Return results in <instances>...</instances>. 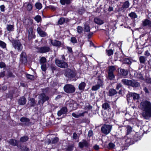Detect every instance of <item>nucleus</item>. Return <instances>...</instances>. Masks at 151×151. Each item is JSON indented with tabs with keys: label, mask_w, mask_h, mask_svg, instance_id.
Masks as SVG:
<instances>
[{
	"label": "nucleus",
	"mask_w": 151,
	"mask_h": 151,
	"mask_svg": "<svg viewBox=\"0 0 151 151\" xmlns=\"http://www.w3.org/2000/svg\"><path fill=\"white\" fill-rule=\"evenodd\" d=\"M140 108L142 111L141 114L145 119L149 120L151 117V102L147 100L141 102Z\"/></svg>",
	"instance_id": "nucleus-1"
},
{
	"label": "nucleus",
	"mask_w": 151,
	"mask_h": 151,
	"mask_svg": "<svg viewBox=\"0 0 151 151\" xmlns=\"http://www.w3.org/2000/svg\"><path fill=\"white\" fill-rule=\"evenodd\" d=\"M61 58L62 60H60L58 59L55 60L56 65L58 67L61 68H67L68 67V65L67 63L64 61L66 60L65 55H62Z\"/></svg>",
	"instance_id": "nucleus-2"
},
{
	"label": "nucleus",
	"mask_w": 151,
	"mask_h": 151,
	"mask_svg": "<svg viewBox=\"0 0 151 151\" xmlns=\"http://www.w3.org/2000/svg\"><path fill=\"white\" fill-rule=\"evenodd\" d=\"M13 46L18 52H21L23 47L20 41L19 40H12V42Z\"/></svg>",
	"instance_id": "nucleus-3"
},
{
	"label": "nucleus",
	"mask_w": 151,
	"mask_h": 151,
	"mask_svg": "<svg viewBox=\"0 0 151 151\" xmlns=\"http://www.w3.org/2000/svg\"><path fill=\"white\" fill-rule=\"evenodd\" d=\"M112 128V126L109 124H104L101 128V132L105 134H109Z\"/></svg>",
	"instance_id": "nucleus-4"
},
{
	"label": "nucleus",
	"mask_w": 151,
	"mask_h": 151,
	"mask_svg": "<svg viewBox=\"0 0 151 151\" xmlns=\"http://www.w3.org/2000/svg\"><path fill=\"white\" fill-rule=\"evenodd\" d=\"M65 76L68 78H73L75 77L76 73L75 71L69 68L65 70Z\"/></svg>",
	"instance_id": "nucleus-5"
},
{
	"label": "nucleus",
	"mask_w": 151,
	"mask_h": 151,
	"mask_svg": "<svg viewBox=\"0 0 151 151\" xmlns=\"http://www.w3.org/2000/svg\"><path fill=\"white\" fill-rule=\"evenodd\" d=\"M39 100L38 101V104L40 105H43L44 103L46 101H48L49 99L48 96L46 95L44 93L40 94L39 96Z\"/></svg>",
	"instance_id": "nucleus-6"
},
{
	"label": "nucleus",
	"mask_w": 151,
	"mask_h": 151,
	"mask_svg": "<svg viewBox=\"0 0 151 151\" xmlns=\"http://www.w3.org/2000/svg\"><path fill=\"white\" fill-rule=\"evenodd\" d=\"M65 92L67 93H74L75 91L74 87L72 85L67 84L65 85L63 88Z\"/></svg>",
	"instance_id": "nucleus-7"
},
{
	"label": "nucleus",
	"mask_w": 151,
	"mask_h": 151,
	"mask_svg": "<svg viewBox=\"0 0 151 151\" xmlns=\"http://www.w3.org/2000/svg\"><path fill=\"white\" fill-rule=\"evenodd\" d=\"M116 70L114 66H110L109 67V70L108 72V78L110 80L113 79L115 78L114 72Z\"/></svg>",
	"instance_id": "nucleus-8"
},
{
	"label": "nucleus",
	"mask_w": 151,
	"mask_h": 151,
	"mask_svg": "<svg viewBox=\"0 0 151 151\" xmlns=\"http://www.w3.org/2000/svg\"><path fill=\"white\" fill-rule=\"evenodd\" d=\"M38 52L40 53H45L48 52L50 50V48L49 46H44L38 47Z\"/></svg>",
	"instance_id": "nucleus-9"
},
{
	"label": "nucleus",
	"mask_w": 151,
	"mask_h": 151,
	"mask_svg": "<svg viewBox=\"0 0 151 151\" xmlns=\"http://www.w3.org/2000/svg\"><path fill=\"white\" fill-rule=\"evenodd\" d=\"M20 62L22 63L25 64L27 62V57L26 54L24 51H22L20 54Z\"/></svg>",
	"instance_id": "nucleus-10"
},
{
	"label": "nucleus",
	"mask_w": 151,
	"mask_h": 151,
	"mask_svg": "<svg viewBox=\"0 0 151 151\" xmlns=\"http://www.w3.org/2000/svg\"><path fill=\"white\" fill-rule=\"evenodd\" d=\"M89 143L86 140L83 139L82 141L78 143L79 147L82 149L84 147H87L89 146Z\"/></svg>",
	"instance_id": "nucleus-11"
},
{
	"label": "nucleus",
	"mask_w": 151,
	"mask_h": 151,
	"mask_svg": "<svg viewBox=\"0 0 151 151\" xmlns=\"http://www.w3.org/2000/svg\"><path fill=\"white\" fill-rule=\"evenodd\" d=\"M20 120L21 122H24V125L27 126H29L31 124L30 119L26 117H22L20 119Z\"/></svg>",
	"instance_id": "nucleus-12"
},
{
	"label": "nucleus",
	"mask_w": 151,
	"mask_h": 151,
	"mask_svg": "<svg viewBox=\"0 0 151 151\" xmlns=\"http://www.w3.org/2000/svg\"><path fill=\"white\" fill-rule=\"evenodd\" d=\"M69 104V106L73 110H75L77 108L78 104L73 100H71L70 101Z\"/></svg>",
	"instance_id": "nucleus-13"
},
{
	"label": "nucleus",
	"mask_w": 151,
	"mask_h": 151,
	"mask_svg": "<svg viewBox=\"0 0 151 151\" xmlns=\"http://www.w3.org/2000/svg\"><path fill=\"white\" fill-rule=\"evenodd\" d=\"M37 30V33L41 37H44L47 35V34L46 33L45 31H42V29L41 27H38Z\"/></svg>",
	"instance_id": "nucleus-14"
},
{
	"label": "nucleus",
	"mask_w": 151,
	"mask_h": 151,
	"mask_svg": "<svg viewBox=\"0 0 151 151\" xmlns=\"http://www.w3.org/2000/svg\"><path fill=\"white\" fill-rule=\"evenodd\" d=\"M50 42L52 45L55 47H60L62 45V43L61 42L57 40H50Z\"/></svg>",
	"instance_id": "nucleus-15"
},
{
	"label": "nucleus",
	"mask_w": 151,
	"mask_h": 151,
	"mask_svg": "<svg viewBox=\"0 0 151 151\" xmlns=\"http://www.w3.org/2000/svg\"><path fill=\"white\" fill-rule=\"evenodd\" d=\"M67 111L68 110L67 108L65 107H63L58 111L57 114L59 116H60L62 114H66Z\"/></svg>",
	"instance_id": "nucleus-16"
},
{
	"label": "nucleus",
	"mask_w": 151,
	"mask_h": 151,
	"mask_svg": "<svg viewBox=\"0 0 151 151\" xmlns=\"http://www.w3.org/2000/svg\"><path fill=\"white\" fill-rule=\"evenodd\" d=\"M140 83L137 81L134 80H131L130 86L133 87L137 88L139 86Z\"/></svg>",
	"instance_id": "nucleus-17"
},
{
	"label": "nucleus",
	"mask_w": 151,
	"mask_h": 151,
	"mask_svg": "<svg viewBox=\"0 0 151 151\" xmlns=\"http://www.w3.org/2000/svg\"><path fill=\"white\" fill-rule=\"evenodd\" d=\"M142 25L144 27L148 26L150 27H151V21L147 19H145L142 22Z\"/></svg>",
	"instance_id": "nucleus-18"
},
{
	"label": "nucleus",
	"mask_w": 151,
	"mask_h": 151,
	"mask_svg": "<svg viewBox=\"0 0 151 151\" xmlns=\"http://www.w3.org/2000/svg\"><path fill=\"white\" fill-rule=\"evenodd\" d=\"M129 95L132 97L134 100L138 99L139 97V95L135 93H130Z\"/></svg>",
	"instance_id": "nucleus-19"
},
{
	"label": "nucleus",
	"mask_w": 151,
	"mask_h": 151,
	"mask_svg": "<svg viewBox=\"0 0 151 151\" xmlns=\"http://www.w3.org/2000/svg\"><path fill=\"white\" fill-rule=\"evenodd\" d=\"M26 99L24 97L22 96L19 99L18 103L19 104L23 105L26 104Z\"/></svg>",
	"instance_id": "nucleus-20"
},
{
	"label": "nucleus",
	"mask_w": 151,
	"mask_h": 151,
	"mask_svg": "<svg viewBox=\"0 0 151 151\" xmlns=\"http://www.w3.org/2000/svg\"><path fill=\"white\" fill-rule=\"evenodd\" d=\"M8 142L10 145L12 146H17L18 144V142L15 139H11Z\"/></svg>",
	"instance_id": "nucleus-21"
},
{
	"label": "nucleus",
	"mask_w": 151,
	"mask_h": 151,
	"mask_svg": "<svg viewBox=\"0 0 151 151\" xmlns=\"http://www.w3.org/2000/svg\"><path fill=\"white\" fill-rule=\"evenodd\" d=\"M102 107L105 110L111 109L110 105L107 102H105L102 105Z\"/></svg>",
	"instance_id": "nucleus-22"
},
{
	"label": "nucleus",
	"mask_w": 151,
	"mask_h": 151,
	"mask_svg": "<svg viewBox=\"0 0 151 151\" xmlns=\"http://www.w3.org/2000/svg\"><path fill=\"white\" fill-rule=\"evenodd\" d=\"M131 80H129L125 79L122 80V82L124 85L130 86Z\"/></svg>",
	"instance_id": "nucleus-23"
},
{
	"label": "nucleus",
	"mask_w": 151,
	"mask_h": 151,
	"mask_svg": "<svg viewBox=\"0 0 151 151\" xmlns=\"http://www.w3.org/2000/svg\"><path fill=\"white\" fill-rule=\"evenodd\" d=\"M117 93V91L114 89H110L109 91V95L110 96H114Z\"/></svg>",
	"instance_id": "nucleus-24"
},
{
	"label": "nucleus",
	"mask_w": 151,
	"mask_h": 151,
	"mask_svg": "<svg viewBox=\"0 0 151 151\" xmlns=\"http://www.w3.org/2000/svg\"><path fill=\"white\" fill-rule=\"evenodd\" d=\"M71 0H60V2L62 5H65V4H69L71 3Z\"/></svg>",
	"instance_id": "nucleus-25"
},
{
	"label": "nucleus",
	"mask_w": 151,
	"mask_h": 151,
	"mask_svg": "<svg viewBox=\"0 0 151 151\" xmlns=\"http://www.w3.org/2000/svg\"><path fill=\"white\" fill-rule=\"evenodd\" d=\"M128 71L127 70L121 69L120 70V74L122 76H126L128 75Z\"/></svg>",
	"instance_id": "nucleus-26"
},
{
	"label": "nucleus",
	"mask_w": 151,
	"mask_h": 151,
	"mask_svg": "<svg viewBox=\"0 0 151 151\" xmlns=\"http://www.w3.org/2000/svg\"><path fill=\"white\" fill-rule=\"evenodd\" d=\"M28 33V37L29 38L31 39L33 37L34 35L33 33V29L32 28L30 27L29 28Z\"/></svg>",
	"instance_id": "nucleus-27"
},
{
	"label": "nucleus",
	"mask_w": 151,
	"mask_h": 151,
	"mask_svg": "<svg viewBox=\"0 0 151 151\" xmlns=\"http://www.w3.org/2000/svg\"><path fill=\"white\" fill-rule=\"evenodd\" d=\"M97 84L100 87H101L104 85L102 79L98 77L97 79Z\"/></svg>",
	"instance_id": "nucleus-28"
},
{
	"label": "nucleus",
	"mask_w": 151,
	"mask_h": 151,
	"mask_svg": "<svg viewBox=\"0 0 151 151\" xmlns=\"http://www.w3.org/2000/svg\"><path fill=\"white\" fill-rule=\"evenodd\" d=\"M94 20L95 22L98 24L101 25L104 23L102 20L98 18H95Z\"/></svg>",
	"instance_id": "nucleus-29"
},
{
	"label": "nucleus",
	"mask_w": 151,
	"mask_h": 151,
	"mask_svg": "<svg viewBox=\"0 0 151 151\" xmlns=\"http://www.w3.org/2000/svg\"><path fill=\"white\" fill-rule=\"evenodd\" d=\"M29 139V137L27 136H24L21 137L20 139V142H23L27 141Z\"/></svg>",
	"instance_id": "nucleus-30"
},
{
	"label": "nucleus",
	"mask_w": 151,
	"mask_h": 151,
	"mask_svg": "<svg viewBox=\"0 0 151 151\" xmlns=\"http://www.w3.org/2000/svg\"><path fill=\"white\" fill-rule=\"evenodd\" d=\"M86 86V83L84 82H81L80 83L78 86L79 89L80 90H82L84 89L85 86Z\"/></svg>",
	"instance_id": "nucleus-31"
},
{
	"label": "nucleus",
	"mask_w": 151,
	"mask_h": 151,
	"mask_svg": "<svg viewBox=\"0 0 151 151\" xmlns=\"http://www.w3.org/2000/svg\"><path fill=\"white\" fill-rule=\"evenodd\" d=\"M129 3L128 1H126L123 4L122 7L123 8H127L129 7Z\"/></svg>",
	"instance_id": "nucleus-32"
},
{
	"label": "nucleus",
	"mask_w": 151,
	"mask_h": 151,
	"mask_svg": "<svg viewBox=\"0 0 151 151\" xmlns=\"http://www.w3.org/2000/svg\"><path fill=\"white\" fill-rule=\"evenodd\" d=\"M6 28L7 30L9 31H13L14 29V26L10 24H7V25Z\"/></svg>",
	"instance_id": "nucleus-33"
},
{
	"label": "nucleus",
	"mask_w": 151,
	"mask_h": 151,
	"mask_svg": "<svg viewBox=\"0 0 151 151\" xmlns=\"http://www.w3.org/2000/svg\"><path fill=\"white\" fill-rule=\"evenodd\" d=\"M35 6L36 8L38 10H40L42 7V4L40 2H37L35 4Z\"/></svg>",
	"instance_id": "nucleus-34"
},
{
	"label": "nucleus",
	"mask_w": 151,
	"mask_h": 151,
	"mask_svg": "<svg viewBox=\"0 0 151 151\" xmlns=\"http://www.w3.org/2000/svg\"><path fill=\"white\" fill-rule=\"evenodd\" d=\"M129 15L132 19H135L137 18V17L136 14L134 12H131L129 14Z\"/></svg>",
	"instance_id": "nucleus-35"
},
{
	"label": "nucleus",
	"mask_w": 151,
	"mask_h": 151,
	"mask_svg": "<svg viewBox=\"0 0 151 151\" xmlns=\"http://www.w3.org/2000/svg\"><path fill=\"white\" fill-rule=\"evenodd\" d=\"M146 58L144 56H141L139 58V60L141 63H144L146 61Z\"/></svg>",
	"instance_id": "nucleus-36"
},
{
	"label": "nucleus",
	"mask_w": 151,
	"mask_h": 151,
	"mask_svg": "<svg viewBox=\"0 0 151 151\" xmlns=\"http://www.w3.org/2000/svg\"><path fill=\"white\" fill-rule=\"evenodd\" d=\"M115 147V144L112 142H111L109 143L108 147V149H112L114 148Z\"/></svg>",
	"instance_id": "nucleus-37"
},
{
	"label": "nucleus",
	"mask_w": 151,
	"mask_h": 151,
	"mask_svg": "<svg viewBox=\"0 0 151 151\" xmlns=\"http://www.w3.org/2000/svg\"><path fill=\"white\" fill-rule=\"evenodd\" d=\"M132 62L131 60L129 58H125L124 60V63L125 64L130 65Z\"/></svg>",
	"instance_id": "nucleus-38"
},
{
	"label": "nucleus",
	"mask_w": 151,
	"mask_h": 151,
	"mask_svg": "<svg viewBox=\"0 0 151 151\" xmlns=\"http://www.w3.org/2000/svg\"><path fill=\"white\" fill-rule=\"evenodd\" d=\"M29 101L31 102V104H30L31 106H33L35 105L36 103L34 98H30L29 99Z\"/></svg>",
	"instance_id": "nucleus-39"
},
{
	"label": "nucleus",
	"mask_w": 151,
	"mask_h": 151,
	"mask_svg": "<svg viewBox=\"0 0 151 151\" xmlns=\"http://www.w3.org/2000/svg\"><path fill=\"white\" fill-rule=\"evenodd\" d=\"M100 87L99 86L96 84L95 85L93 86L91 88V90L93 91H96L99 89Z\"/></svg>",
	"instance_id": "nucleus-40"
},
{
	"label": "nucleus",
	"mask_w": 151,
	"mask_h": 151,
	"mask_svg": "<svg viewBox=\"0 0 151 151\" xmlns=\"http://www.w3.org/2000/svg\"><path fill=\"white\" fill-rule=\"evenodd\" d=\"M34 19L37 23L40 22L42 20L41 17L40 15L36 16Z\"/></svg>",
	"instance_id": "nucleus-41"
},
{
	"label": "nucleus",
	"mask_w": 151,
	"mask_h": 151,
	"mask_svg": "<svg viewBox=\"0 0 151 151\" xmlns=\"http://www.w3.org/2000/svg\"><path fill=\"white\" fill-rule=\"evenodd\" d=\"M0 47L4 49L6 47V44L4 42L0 40Z\"/></svg>",
	"instance_id": "nucleus-42"
},
{
	"label": "nucleus",
	"mask_w": 151,
	"mask_h": 151,
	"mask_svg": "<svg viewBox=\"0 0 151 151\" xmlns=\"http://www.w3.org/2000/svg\"><path fill=\"white\" fill-rule=\"evenodd\" d=\"M84 31L86 32H89L90 31V27L87 25H84Z\"/></svg>",
	"instance_id": "nucleus-43"
},
{
	"label": "nucleus",
	"mask_w": 151,
	"mask_h": 151,
	"mask_svg": "<svg viewBox=\"0 0 151 151\" xmlns=\"http://www.w3.org/2000/svg\"><path fill=\"white\" fill-rule=\"evenodd\" d=\"M127 129V133L126 134H129L132 131V128L131 127L129 126H127L126 127Z\"/></svg>",
	"instance_id": "nucleus-44"
},
{
	"label": "nucleus",
	"mask_w": 151,
	"mask_h": 151,
	"mask_svg": "<svg viewBox=\"0 0 151 151\" xmlns=\"http://www.w3.org/2000/svg\"><path fill=\"white\" fill-rule=\"evenodd\" d=\"M47 60L45 57H42L40 60V62L41 64H45Z\"/></svg>",
	"instance_id": "nucleus-45"
},
{
	"label": "nucleus",
	"mask_w": 151,
	"mask_h": 151,
	"mask_svg": "<svg viewBox=\"0 0 151 151\" xmlns=\"http://www.w3.org/2000/svg\"><path fill=\"white\" fill-rule=\"evenodd\" d=\"M65 22V19L63 17L60 18L58 21V23L60 24H63Z\"/></svg>",
	"instance_id": "nucleus-46"
},
{
	"label": "nucleus",
	"mask_w": 151,
	"mask_h": 151,
	"mask_svg": "<svg viewBox=\"0 0 151 151\" xmlns=\"http://www.w3.org/2000/svg\"><path fill=\"white\" fill-rule=\"evenodd\" d=\"M83 30V28L81 26H78L77 28V31L79 34H81Z\"/></svg>",
	"instance_id": "nucleus-47"
},
{
	"label": "nucleus",
	"mask_w": 151,
	"mask_h": 151,
	"mask_svg": "<svg viewBox=\"0 0 151 151\" xmlns=\"http://www.w3.org/2000/svg\"><path fill=\"white\" fill-rule=\"evenodd\" d=\"M58 141V138L57 137H55L52 139V144H55L57 143Z\"/></svg>",
	"instance_id": "nucleus-48"
},
{
	"label": "nucleus",
	"mask_w": 151,
	"mask_h": 151,
	"mask_svg": "<svg viewBox=\"0 0 151 151\" xmlns=\"http://www.w3.org/2000/svg\"><path fill=\"white\" fill-rule=\"evenodd\" d=\"M32 8V6L31 4L29 3L27 6V9L28 11H31Z\"/></svg>",
	"instance_id": "nucleus-49"
},
{
	"label": "nucleus",
	"mask_w": 151,
	"mask_h": 151,
	"mask_svg": "<svg viewBox=\"0 0 151 151\" xmlns=\"http://www.w3.org/2000/svg\"><path fill=\"white\" fill-rule=\"evenodd\" d=\"M26 77L28 79L31 80L34 79V77L33 75H31L29 74H27L26 75Z\"/></svg>",
	"instance_id": "nucleus-50"
},
{
	"label": "nucleus",
	"mask_w": 151,
	"mask_h": 151,
	"mask_svg": "<svg viewBox=\"0 0 151 151\" xmlns=\"http://www.w3.org/2000/svg\"><path fill=\"white\" fill-rule=\"evenodd\" d=\"M70 41L73 43H76L77 42L76 39L75 37H72L71 38Z\"/></svg>",
	"instance_id": "nucleus-51"
},
{
	"label": "nucleus",
	"mask_w": 151,
	"mask_h": 151,
	"mask_svg": "<svg viewBox=\"0 0 151 151\" xmlns=\"http://www.w3.org/2000/svg\"><path fill=\"white\" fill-rule=\"evenodd\" d=\"M41 68L42 70L45 71L47 69L46 64H42Z\"/></svg>",
	"instance_id": "nucleus-52"
},
{
	"label": "nucleus",
	"mask_w": 151,
	"mask_h": 151,
	"mask_svg": "<svg viewBox=\"0 0 151 151\" xmlns=\"http://www.w3.org/2000/svg\"><path fill=\"white\" fill-rule=\"evenodd\" d=\"M7 76L9 77L14 78L15 76L13 75V73L10 72H8Z\"/></svg>",
	"instance_id": "nucleus-53"
},
{
	"label": "nucleus",
	"mask_w": 151,
	"mask_h": 151,
	"mask_svg": "<svg viewBox=\"0 0 151 151\" xmlns=\"http://www.w3.org/2000/svg\"><path fill=\"white\" fill-rule=\"evenodd\" d=\"M107 53L108 55L109 56L113 54V52L112 50H109L107 51Z\"/></svg>",
	"instance_id": "nucleus-54"
},
{
	"label": "nucleus",
	"mask_w": 151,
	"mask_h": 151,
	"mask_svg": "<svg viewBox=\"0 0 151 151\" xmlns=\"http://www.w3.org/2000/svg\"><path fill=\"white\" fill-rule=\"evenodd\" d=\"M137 77L139 79H140L141 80H143L144 79V78H143V76H142V75L141 74H140V73H139L137 74Z\"/></svg>",
	"instance_id": "nucleus-55"
},
{
	"label": "nucleus",
	"mask_w": 151,
	"mask_h": 151,
	"mask_svg": "<svg viewBox=\"0 0 151 151\" xmlns=\"http://www.w3.org/2000/svg\"><path fill=\"white\" fill-rule=\"evenodd\" d=\"M73 150V147L72 145L69 146L67 149V151H72Z\"/></svg>",
	"instance_id": "nucleus-56"
},
{
	"label": "nucleus",
	"mask_w": 151,
	"mask_h": 151,
	"mask_svg": "<svg viewBox=\"0 0 151 151\" xmlns=\"http://www.w3.org/2000/svg\"><path fill=\"white\" fill-rule=\"evenodd\" d=\"M23 151H29V149L26 146L23 147L22 148Z\"/></svg>",
	"instance_id": "nucleus-57"
},
{
	"label": "nucleus",
	"mask_w": 151,
	"mask_h": 151,
	"mask_svg": "<svg viewBox=\"0 0 151 151\" xmlns=\"http://www.w3.org/2000/svg\"><path fill=\"white\" fill-rule=\"evenodd\" d=\"M145 82L147 83L151 84V78H146Z\"/></svg>",
	"instance_id": "nucleus-58"
},
{
	"label": "nucleus",
	"mask_w": 151,
	"mask_h": 151,
	"mask_svg": "<svg viewBox=\"0 0 151 151\" xmlns=\"http://www.w3.org/2000/svg\"><path fill=\"white\" fill-rule=\"evenodd\" d=\"M85 108H86V109H87L88 110H90L92 108V106L88 104L86 106Z\"/></svg>",
	"instance_id": "nucleus-59"
},
{
	"label": "nucleus",
	"mask_w": 151,
	"mask_h": 151,
	"mask_svg": "<svg viewBox=\"0 0 151 151\" xmlns=\"http://www.w3.org/2000/svg\"><path fill=\"white\" fill-rule=\"evenodd\" d=\"M5 7L4 5H1L0 6V8L1 11L2 12H4V9H5Z\"/></svg>",
	"instance_id": "nucleus-60"
},
{
	"label": "nucleus",
	"mask_w": 151,
	"mask_h": 151,
	"mask_svg": "<svg viewBox=\"0 0 151 151\" xmlns=\"http://www.w3.org/2000/svg\"><path fill=\"white\" fill-rule=\"evenodd\" d=\"M48 8L51 10L54 11L55 10L57 7H55L53 6L50 5L48 6Z\"/></svg>",
	"instance_id": "nucleus-61"
},
{
	"label": "nucleus",
	"mask_w": 151,
	"mask_h": 151,
	"mask_svg": "<svg viewBox=\"0 0 151 151\" xmlns=\"http://www.w3.org/2000/svg\"><path fill=\"white\" fill-rule=\"evenodd\" d=\"M72 116L76 118H78L79 117L78 114H77L76 113H72Z\"/></svg>",
	"instance_id": "nucleus-62"
},
{
	"label": "nucleus",
	"mask_w": 151,
	"mask_h": 151,
	"mask_svg": "<svg viewBox=\"0 0 151 151\" xmlns=\"http://www.w3.org/2000/svg\"><path fill=\"white\" fill-rule=\"evenodd\" d=\"M85 12V10L83 9H80L78 10V13L80 14H82Z\"/></svg>",
	"instance_id": "nucleus-63"
},
{
	"label": "nucleus",
	"mask_w": 151,
	"mask_h": 151,
	"mask_svg": "<svg viewBox=\"0 0 151 151\" xmlns=\"http://www.w3.org/2000/svg\"><path fill=\"white\" fill-rule=\"evenodd\" d=\"M93 134V132L92 131L90 130L89 131L88 133V136L89 137H90L92 136Z\"/></svg>",
	"instance_id": "nucleus-64"
}]
</instances>
